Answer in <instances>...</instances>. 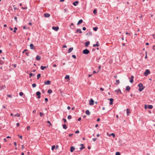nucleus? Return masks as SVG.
<instances>
[{
  "label": "nucleus",
  "mask_w": 155,
  "mask_h": 155,
  "mask_svg": "<svg viewBox=\"0 0 155 155\" xmlns=\"http://www.w3.org/2000/svg\"><path fill=\"white\" fill-rule=\"evenodd\" d=\"M73 49V47L70 48L68 51V53H71Z\"/></svg>",
  "instance_id": "ddd939ff"
},
{
  "label": "nucleus",
  "mask_w": 155,
  "mask_h": 155,
  "mask_svg": "<svg viewBox=\"0 0 155 155\" xmlns=\"http://www.w3.org/2000/svg\"><path fill=\"white\" fill-rule=\"evenodd\" d=\"M134 78V77L133 76H132L130 78V82L131 83H132L133 82V78Z\"/></svg>",
  "instance_id": "9d476101"
},
{
  "label": "nucleus",
  "mask_w": 155,
  "mask_h": 155,
  "mask_svg": "<svg viewBox=\"0 0 155 155\" xmlns=\"http://www.w3.org/2000/svg\"><path fill=\"white\" fill-rule=\"evenodd\" d=\"M92 140L94 141H95L97 140V138H94Z\"/></svg>",
  "instance_id": "5fc2aeb1"
},
{
  "label": "nucleus",
  "mask_w": 155,
  "mask_h": 155,
  "mask_svg": "<svg viewBox=\"0 0 155 155\" xmlns=\"http://www.w3.org/2000/svg\"><path fill=\"white\" fill-rule=\"evenodd\" d=\"M83 30H86V28L85 27H84L83 28H82Z\"/></svg>",
  "instance_id": "e2e57ef3"
},
{
  "label": "nucleus",
  "mask_w": 155,
  "mask_h": 155,
  "mask_svg": "<svg viewBox=\"0 0 155 155\" xmlns=\"http://www.w3.org/2000/svg\"><path fill=\"white\" fill-rule=\"evenodd\" d=\"M90 43V42L89 41H88L85 43V46L86 47H87L88 45H89Z\"/></svg>",
  "instance_id": "412c9836"
},
{
  "label": "nucleus",
  "mask_w": 155,
  "mask_h": 155,
  "mask_svg": "<svg viewBox=\"0 0 155 155\" xmlns=\"http://www.w3.org/2000/svg\"><path fill=\"white\" fill-rule=\"evenodd\" d=\"M75 133L76 134H78V133H79V131L78 130H76V131H75Z\"/></svg>",
  "instance_id": "de8ad7c7"
},
{
  "label": "nucleus",
  "mask_w": 155,
  "mask_h": 155,
  "mask_svg": "<svg viewBox=\"0 0 155 155\" xmlns=\"http://www.w3.org/2000/svg\"><path fill=\"white\" fill-rule=\"evenodd\" d=\"M23 92H20L19 93V95L20 96H22L23 95Z\"/></svg>",
  "instance_id": "a19ab883"
},
{
  "label": "nucleus",
  "mask_w": 155,
  "mask_h": 155,
  "mask_svg": "<svg viewBox=\"0 0 155 155\" xmlns=\"http://www.w3.org/2000/svg\"><path fill=\"white\" fill-rule=\"evenodd\" d=\"M50 15L47 13H45L44 14V16L46 18H48L50 16Z\"/></svg>",
  "instance_id": "9b49d317"
},
{
  "label": "nucleus",
  "mask_w": 155,
  "mask_h": 155,
  "mask_svg": "<svg viewBox=\"0 0 155 155\" xmlns=\"http://www.w3.org/2000/svg\"><path fill=\"white\" fill-rule=\"evenodd\" d=\"M115 155H120V153L119 152H117L116 153Z\"/></svg>",
  "instance_id": "79ce46f5"
},
{
  "label": "nucleus",
  "mask_w": 155,
  "mask_h": 155,
  "mask_svg": "<svg viewBox=\"0 0 155 155\" xmlns=\"http://www.w3.org/2000/svg\"><path fill=\"white\" fill-rule=\"evenodd\" d=\"M87 35H92V33L91 31H89V33L87 34Z\"/></svg>",
  "instance_id": "473e14b6"
},
{
  "label": "nucleus",
  "mask_w": 155,
  "mask_h": 155,
  "mask_svg": "<svg viewBox=\"0 0 155 155\" xmlns=\"http://www.w3.org/2000/svg\"><path fill=\"white\" fill-rule=\"evenodd\" d=\"M94 104V100L92 99H91V100L90 101L89 105H92Z\"/></svg>",
  "instance_id": "0eeeda50"
},
{
  "label": "nucleus",
  "mask_w": 155,
  "mask_h": 155,
  "mask_svg": "<svg viewBox=\"0 0 155 155\" xmlns=\"http://www.w3.org/2000/svg\"><path fill=\"white\" fill-rule=\"evenodd\" d=\"M153 50H155V45L153 46Z\"/></svg>",
  "instance_id": "774afa93"
},
{
  "label": "nucleus",
  "mask_w": 155,
  "mask_h": 155,
  "mask_svg": "<svg viewBox=\"0 0 155 155\" xmlns=\"http://www.w3.org/2000/svg\"><path fill=\"white\" fill-rule=\"evenodd\" d=\"M30 127L29 126H28L27 127V130H29L30 129Z\"/></svg>",
  "instance_id": "09e8293b"
},
{
  "label": "nucleus",
  "mask_w": 155,
  "mask_h": 155,
  "mask_svg": "<svg viewBox=\"0 0 155 155\" xmlns=\"http://www.w3.org/2000/svg\"><path fill=\"white\" fill-rule=\"evenodd\" d=\"M55 148V146L54 145H53L52 146V147H51V150H53Z\"/></svg>",
  "instance_id": "e433bc0d"
},
{
  "label": "nucleus",
  "mask_w": 155,
  "mask_h": 155,
  "mask_svg": "<svg viewBox=\"0 0 155 155\" xmlns=\"http://www.w3.org/2000/svg\"><path fill=\"white\" fill-rule=\"evenodd\" d=\"M63 127L64 129H66L67 128V127L65 124H64L63 125Z\"/></svg>",
  "instance_id": "b1692460"
},
{
  "label": "nucleus",
  "mask_w": 155,
  "mask_h": 155,
  "mask_svg": "<svg viewBox=\"0 0 155 155\" xmlns=\"http://www.w3.org/2000/svg\"><path fill=\"white\" fill-rule=\"evenodd\" d=\"M72 57L73 58H76V56H75V55H72Z\"/></svg>",
  "instance_id": "8fccbe9b"
},
{
  "label": "nucleus",
  "mask_w": 155,
  "mask_h": 155,
  "mask_svg": "<svg viewBox=\"0 0 155 155\" xmlns=\"http://www.w3.org/2000/svg\"><path fill=\"white\" fill-rule=\"evenodd\" d=\"M130 88L129 86H128L126 87V91H129L130 90Z\"/></svg>",
  "instance_id": "2eb2a0df"
},
{
  "label": "nucleus",
  "mask_w": 155,
  "mask_h": 155,
  "mask_svg": "<svg viewBox=\"0 0 155 155\" xmlns=\"http://www.w3.org/2000/svg\"><path fill=\"white\" fill-rule=\"evenodd\" d=\"M41 92L39 91H37L36 93V94L38 96V99H39L40 98V95H41Z\"/></svg>",
  "instance_id": "20e7f679"
},
{
  "label": "nucleus",
  "mask_w": 155,
  "mask_h": 155,
  "mask_svg": "<svg viewBox=\"0 0 155 155\" xmlns=\"http://www.w3.org/2000/svg\"><path fill=\"white\" fill-rule=\"evenodd\" d=\"M20 114H19L17 113L15 115V116H17L18 117H19L20 116Z\"/></svg>",
  "instance_id": "c756f323"
},
{
  "label": "nucleus",
  "mask_w": 155,
  "mask_h": 155,
  "mask_svg": "<svg viewBox=\"0 0 155 155\" xmlns=\"http://www.w3.org/2000/svg\"><path fill=\"white\" fill-rule=\"evenodd\" d=\"M63 121H64V123H66V119H64V118H63Z\"/></svg>",
  "instance_id": "603ef678"
},
{
  "label": "nucleus",
  "mask_w": 155,
  "mask_h": 155,
  "mask_svg": "<svg viewBox=\"0 0 155 155\" xmlns=\"http://www.w3.org/2000/svg\"><path fill=\"white\" fill-rule=\"evenodd\" d=\"M44 84L45 85H49L51 84V81L49 80H48L45 82Z\"/></svg>",
  "instance_id": "1a4fd4ad"
},
{
  "label": "nucleus",
  "mask_w": 155,
  "mask_h": 155,
  "mask_svg": "<svg viewBox=\"0 0 155 155\" xmlns=\"http://www.w3.org/2000/svg\"><path fill=\"white\" fill-rule=\"evenodd\" d=\"M22 8L23 9H27V7H22Z\"/></svg>",
  "instance_id": "3c124183"
},
{
  "label": "nucleus",
  "mask_w": 155,
  "mask_h": 155,
  "mask_svg": "<svg viewBox=\"0 0 155 155\" xmlns=\"http://www.w3.org/2000/svg\"><path fill=\"white\" fill-rule=\"evenodd\" d=\"M77 32H79V33H82V32L81 30V29H77L76 33H77Z\"/></svg>",
  "instance_id": "4be33fe9"
},
{
  "label": "nucleus",
  "mask_w": 155,
  "mask_h": 155,
  "mask_svg": "<svg viewBox=\"0 0 155 155\" xmlns=\"http://www.w3.org/2000/svg\"><path fill=\"white\" fill-rule=\"evenodd\" d=\"M72 118L71 116L70 115H69L68 117V119H71Z\"/></svg>",
  "instance_id": "f704fd0d"
},
{
  "label": "nucleus",
  "mask_w": 155,
  "mask_h": 155,
  "mask_svg": "<svg viewBox=\"0 0 155 155\" xmlns=\"http://www.w3.org/2000/svg\"><path fill=\"white\" fill-rule=\"evenodd\" d=\"M75 149V148L74 147H71L70 149V151L72 152Z\"/></svg>",
  "instance_id": "f3484780"
},
{
  "label": "nucleus",
  "mask_w": 155,
  "mask_h": 155,
  "mask_svg": "<svg viewBox=\"0 0 155 155\" xmlns=\"http://www.w3.org/2000/svg\"><path fill=\"white\" fill-rule=\"evenodd\" d=\"M40 115L41 117H42L44 115V114L41 112L40 113Z\"/></svg>",
  "instance_id": "4c0bfd02"
},
{
  "label": "nucleus",
  "mask_w": 155,
  "mask_h": 155,
  "mask_svg": "<svg viewBox=\"0 0 155 155\" xmlns=\"http://www.w3.org/2000/svg\"><path fill=\"white\" fill-rule=\"evenodd\" d=\"M99 46V44H94L93 45V46L94 47H98Z\"/></svg>",
  "instance_id": "cd10ccee"
},
{
  "label": "nucleus",
  "mask_w": 155,
  "mask_h": 155,
  "mask_svg": "<svg viewBox=\"0 0 155 155\" xmlns=\"http://www.w3.org/2000/svg\"><path fill=\"white\" fill-rule=\"evenodd\" d=\"M152 36L153 37V38L155 39V38H154L155 35L154 34H152Z\"/></svg>",
  "instance_id": "69168bd1"
},
{
  "label": "nucleus",
  "mask_w": 155,
  "mask_h": 155,
  "mask_svg": "<svg viewBox=\"0 0 155 155\" xmlns=\"http://www.w3.org/2000/svg\"><path fill=\"white\" fill-rule=\"evenodd\" d=\"M41 77V74H38L37 75V79H38Z\"/></svg>",
  "instance_id": "c9c22d12"
},
{
  "label": "nucleus",
  "mask_w": 155,
  "mask_h": 155,
  "mask_svg": "<svg viewBox=\"0 0 155 155\" xmlns=\"http://www.w3.org/2000/svg\"><path fill=\"white\" fill-rule=\"evenodd\" d=\"M147 107L149 109H151L153 108V106L152 105H148Z\"/></svg>",
  "instance_id": "393cba45"
},
{
  "label": "nucleus",
  "mask_w": 155,
  "mask_h": 155,
  "mask_svg": "<svg viewBox=\"0 0 155 155\" xmlns=\"http://www.w3.org/2000/svg\"><path fill=\"white\" fill-rule=\"evenodd\" d=\"M150 73V71L148 70H146L144 73V74L145 76H147Z\"/></svg>",
  "instance_id": "7ed1b4c3"
},
{
  "label": "nucleus",
  "mask_w": 155,
  "mask_h": 155,
  "mask_svg": "<svg viewBox=\"0 0 155 155\" xmlns=\"http://www.w3.org/2000/svg\"><path fill=\"white\" fill-rule=\"evenodd\" d=\"M65 78L66 79H69V75H66V76L65 77Z\"/></svg>",
  "instance_id": "c85d7f7f"
},
{
  "label": "nucleus",
  "mask_w": 155,
  "mask_h": 155,
  "mask_svg": "<svg viewBox=\"0 0 155 155\" xmlns=\"http://www.w3.org/2000/svg\"><path fill=\"white\" fill-rule=\"evenodd\" d=\"M52 29L55 31H57L59 29V27H58L54 26L52 27Z\"/></svg>",
  "instance_id": "6e6552de"
},
{
  "label": "nucleus",
  "mask_w": 155,
  "mask_h": 155,
  "mask_svg": "<svg viewBox=\"0 0 155 155\" xmlns=\"http://www.w3.org/2000/svg\"><path fill=\"white\" fill-rule=\"evenodd\" d=\"M90 51L87 49H84L83 51V53L85 54H87L89 53Z\"/></svg>",
  "instance_id": "f03ea898"
},
{
  "label": "nucleus",
  "mask_w": 155,
  "mask_h": 155,
  "mask_svg": "<svg viewBox=\"0 0 155 155\" xmlns=\"http://www.w3.org/2000/svg\"><path fill=\"white\" fill-rule=\"evenodd\" d=\"M126 35H127V34H128L129 35H130V33H127V32H126Z\"/></svg>",
  "instance_id": "0e129e2a"
},
{
  "label": "nucleus",
  "mask_w": 155,
  "mask_h": 155,
  "mask_svg": "<svg viewBox=\"0 0 155 155\" xmlns=\"http://www.w3.org/2000/svg\"><path fill=\"white\" fill-rule=\"evenodd\" d=\"M32 86L33 87H35L36 86V84H32Z\"/></svg>",
  "instance_id": "ea45409f"
},
{
  "label": "nucleus",
  "mask_w": 155,
  "mask_h": 155,
  "mask_svg": "<svg viewBox=\"0 0 155 155\" xmlns=\"http://www.w3.org/2000/svg\"><path fill=\"white\" fill-rule=\"evenodd\" d=\"M45 101L46 102H47L48 101V99L47 98H45Z\"/></svg>",
  "instance_id": "864d4df0"
},
{
  "label": "nucleus",
  "mask_w": 155,
  "mask_h": 155,
  "mask_svg": "<svg viewBox=\"0 0 155 155\" xmlns=\"http://www.w3.org/2000/svg\"><path fill=\"white\" fill-rule=\"evenodd\" d=\"M29 75L30 76V77H31V76H32L33 74L32 73H30L29 74Z\"/></svg>",
  "instance_id": "338daca9"
},
{
  "label": "nucleus",
  "mask_w": 155,
  "mask_h": 155,
  "mask_svg": "<svg viewBox=\"0 0 155 155\" xmlns=\"http://www.w3.org/2000/svg\"><path fill=\"white\" fill-rule=\"evenodd\" d=\"M3 62L2 61H0V64H3Z\"/></svg>",
  "instance_id": "4d7b16f0"
},
{
  "label": "nucleus",
  "mask_w": 155,
  "mask_h": 155,
  "mask_svg": "<svg viewBox=\"0 0 155 155\" xmlns=\"http://www.w3.org/2000/svg\"><path fill=\"white\" fill-rule=\"evenodd\" d=\"M138 86L139 87V90L140 91H142L144 88V87H143V85L141 83H140L138 84Z\"/></svg>",
  "instance_id": "f257e3e1"
},
{
  "label": "nucleus",
  "mask_w": 155,
  "mask_h": 155,
  "mask_svg": "<svg viewBox=\"0 0 155 155\" xmlns=\"http://www.w3.org/2000/svg\"><path fill=\"white\" fill-rule=\"evenodd\" d=\"M58 145H57L56 146H55V149H57L58 148Z\"/></svg>",
  "instance_id": "052dcab7"
},
{
  "label": "nucleus",
  "mask_w": 155,
  "mask_h": 155,
  "mask_svg": "<svg viewBox=\"0 0 155 155\" xmlns=\"http://www.w3.org/2000/svg\"><path fill=\"white\" fill-rule=\"evenodd\" d=\"M30 49H35V47L34 46L33 44H31L30 45Z\"/></svg>",
  "instance_id": "39448f33"
},
{
  "label": "nucleus",
  "mask_w": 155,
  "mask_h": 155,
  "mask_svg": "<svg viewBox=\"0 0 155 155\" xmlns=\"http://www.w3.org/2000/svg\"><path fill=\"white\" fill-rule=\"evenodd\" d=\"M14 19L16 21H17V17L15 16V17H14Z\"/></svg>",
  "instance_id": "680f3d73"
},
{
  "label": "nucleus",
  "mask_w": 155,
  "mask_h": 155,
  "mask_svg": "<svg viewBox=\"0 0 155 155\" xmlns=\"http://www.w3.org/2000/svg\"><path fill=\"white\" fill-rule=\"evenodd\" d=\"M47 122V123H48V124H49V126L52 125V124L50 123V121H48Z\"/></svg>",
  "instance_id": "58836bf2"
},
{
  "label": "nucleus",
  "mask_w": 155,
  "mask_h": 155,
  "mask_svg": "<svg viewBox=\"0 0 155 155\" xmlns=\"http://www.w3.org/2000/svg\"><path fill=\"white\" fill-rule=\"evenodd\" d=\"M127 116H128L129 115V114L130 113V110L129 109L127 108Z\"/></svg>",
  "instance_id": "dca6fc26"
},
{
  "label": "nucleus",
  "mask_w": 155,
  "mask_h": 155,
  "mask_svg": "<svg viewBox=\"0 0 155 155\" xmlns=\"http://www.w3.org/2000/svg\"><path fill=\"white\" fill-rule=\"evenodd\" d=\"M18 136L20 137V138L22 139V137L21 136H20L19 135H18Z\"/></svg>",
  "instance_id": "bf43d9fd"
},
{
  "label": "nucleus",
  "mask_w": 155,
  "mask_h": 155,
  "mask_svg": "<svg viewBox=\"0 0 155 155\" xmlns=\"http://www.w3.org/2000/svg\"><path fill=\"white\" fill-rule=\"evenodd\" d=\"M48 94H50L51 93H52V91L51 90V89H49V90H48Z\"/></svg>",
  "instance_id": "a878e982"
},
{
  "label": "nucleus",
  "mask_w": 155,
  "mask_h": 155,
  "mask_svg": "<svg viewBox=\"0 0 155 155\" xmlns=\"http://www.w3.org/2000/svg\"><path fill=\"white\" fill-rule=\"evenodd\" d=\"M14 29L15 30L13 31V32L14 33H16V30H17V27H15L14 28Z\"/></svg>",
  "instance_id": "72a5a7b5"
},
{
  "label": "nucleus",
  "mask_w": 155,
  "mask_h": 155,
  "mask_svg": "<svg viewBox=\"0 0 155 155\" xmlns=\"http://www.w3.org/2000/svg\"><path fill=\"white\" fill-rule=\"evenodd\" d=\"M115 91L116 92L117 94H119L120 93V94H121V92L120 89L118 90H115Z\"/></svg>",
  "instance_id": "f8f14e48"
},
{
  "label": "nucleus",
  "mask_w": 155,
  "mask_h": 155,
  "mask_svg": "<svg viewBox=\"0 0 155 155\" xmlns=\"http://www.w3.org/2000/svg\"><path fill=\"white\" fill-rule=\"evenodd\" d=\"M86 114L87 115H89L90 114V113L88 110H87L85 112Z\"/></svg>",
  "instance_id": "aec40b11"
},
{
  "label": "nucleus",
  "mask_w": 155,
  "mask_h": 155,
  "mask_svg": "<svg viewBox=\"0 0 155 155\" xmlns=\"http://www.w3.org/2000/svg\"><path fill=\"white\" fill-rule=\"evenodd\" d=\"M82 22L83 20L82 19H80L78 23H77V25H79Z\"/></svg>",
  "instance_id": "5701e85b"
},
{
  "label": "nucleus",
  "mask_w": 155,
  "mask_h": 155,
  "mask_svg": "<svg viewBox=\"0 0 155 155\" xmlns=\"http://www.w3.org/2000/svg\"><path fill=\"white\" fill-rule=\"evenodd\" d=\"M68 9L67 8H65L64 9V12H67Z\"/></svg>",
  "instance_id": "6e6d98bb"
},
{
  "label": "nucleus",
  "mask_w": 155,
  "mask_h": 155,
  "mask_svg": "<svg viewBox=\"0 0 155 155\" xmlns=\"http://www.w3.org/2000/svg\"><path fill=\"white\" fill-rule=\"evenodd\" d=\"M48 67V66H41V69L42 70H44L45 68H46L47 67Z\"/></svg>",
  "instance_id": "6ab92c4d"
},
{
  "label": "nucleus",
  "mask_w": 155,
  "mask_h": 155,
  "mask_svg": "<svg viewBox=\"0 0 155 155\" xmlns=\"http://www.w3.org/2000/svg\"><path fill=\"white\" fill-rule=\"evenodd\" d=\"M93 29L94 31H96L98 29V27H94Z\"/></svg>",
  "instance_id": "bb28decb"
},
{
  "label": "nucleus",
  "mask_w": 155,
  "mask_h": 155,
  "mask_svg": "<svg viewBox=\"0 0 155 155\" xmlns=\"http://www.w3.org/2000/svg\"><path fill=\"white\" fill-rule=\"evenodd\" d=\"M147 105H144V108L146 109H147Z\"/></svg>",
  "instance_id": "13d9d810"
},
{
  "label": "nucleus",
  "mask_w": 155,
  "mask_h": 155,
  "mask_svg": "<svg viewBox=\"0 0 155 155\" xmlns=\"http://www.w3.org/2000/svg\"><path fill=\"white\" fill-rule=\"evenodd\" d=\"M78 1H76L75 2H73V4L74 6H76L78 5Z\"/></svg>",
  "instance_id": "4468645a"
},
{
  "label": "nucleus",
  "mask_w": 155,
  "mask_h": 155,
  "mask_svg": "<svg viewBox=\"0 0 155 155\" xmlns=\"http://www.w3.org/2000/svg\"><path fill=\"white\" fill-rule=\"evenodd\" d=\"M101 68V65L99 66L98 67V68L99 70L97 71L98 72H99V71L100 70Z\"/></svg>",
  "instance_id": "49530a36"
},
{
  "label": "nucleus",
  "mask_w": 155,
  "mask_h": 155,
  "mask_svg": "<svg viewBox=\"0 0 155 155\" xmlns=\"http://www.w3.org/2000/svg\"><path fill=\"white\" fill-rule=\"evenodd\" d=\"M41 59V57L37 55L36 57V59L38 61L40 60Z\"/></svg>",
  "instance_id": "a211bd4d"
},
{
  "label": "nucleus",
  "mask_w": 155,
  "mask_h": 155,
  "mask_svg": "<svg viewBox=\"0 0 155 155\" xmlns=\"http://www.w3.org/2000/svg\"><path fill=\"white\" fill-rule=\"evenodd\" d=\"M111 135H112V136L114 137L115 136V134L114 133H111V134H110L109 136H110Z\"/></svg>",
  "instance_id": "7c9ffc66"
},
{
  "label": "nucleus",
  "mask_w": 155,
  "mask_h": 155,
  "mask_svg": "<svg viewBox=\"0 0 155 155\" xmlns=\"http://www.w3.org/2000/svg\"><path fill=\"white\" fill-rule=\"evenodd\" d=\"M116 82L118 84H119L120 82L119 80H116Z\"/></svg>",
  "instance_id": "a18cd8bd"
},
{
  "label": "nucleus",
  "mask_w": 155,
  "mask_h": 155,
  "mask_svg": "<svg viewBox=\"0 0 155 155\" xmlns=\"http://www.w3.org/2000/svg\"><path fill=\"white\" fill-rule=\"evenodd\" d=\"M7 96L8 97H10V98H11L12 97V95H10V94H8V95H7Z\"/></svg>",
  "instance_id": "c03bdc74"
},
{
  "label": "nucleus",
  "mask_w": 155,
  "mask_h": 155,
  "mask_svg": "<svg viewBox=\"0 0 155 155\" xmlns=\"http://www.w3.org/2000/svg\"><path fill=\"white\" fill-rule=\"evenodd\" d=\"M108 100H109L110 101L109 104L110 105H112L113 104V101H114V99L113 98H110L108 99Z\"/></svg>",
  "instance_id": "423d86ee"
},
{
  "label": "nucleus",
  "mask_w": 155,
  "mask_h": 155,
  "mask_svg": "<svg viewBox=\"0 0 155 155\" xmlns=\"http://www.w3.org/2000/svg\"><path fill=\"white\" fill-rule=\"evenodd\" d=\"M84 148H85V147H84L82 146L81 147V148H80V149L81 150H82L84 149Z\"/></svg>",
  "instance_id": "37998d69"
},
{
  "label": "nucleus",
  "mask_w": 155,
  "mask_h": 155,
  "mask_svg": "<svg viewBox=\"0 0 155 155\" xmlns=\"http://www.w3.org/2000/svg\"><path fill=\"white\" fill-rule=\"evenodd\" d=\"M93 13L94 14H96L97 13V11L96 9H95L94 10Z\"/></svg>",
  "instance_id": "2f4dec72"
}]
</instances>
